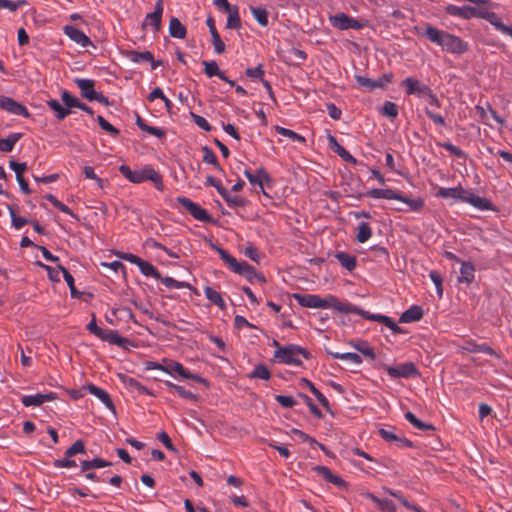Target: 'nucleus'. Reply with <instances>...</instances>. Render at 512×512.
I'll return each instance as SVG.
<instances>
[{"label": "nucleus", "mask_w": 512, "mask_h": 512, "mask_svg": "<svg viewBox=\"0 0 512 512\" xmlns=\"http://www.w3.org/2000/svg\"><path fill=\"white\" fill-rule=\"evenodd\" d=\"M418 35L427 38L429 41L451 54L461 55L469 49L468 43L460 37L440 30L432 25H426L424 29L418 30Z\"/></svg>", "instance_id": "nucleus-1"}, {"label": "nucleus", "mask_w": 512, "mask_h": 512, "mask_svg": "<svg viewBox=\"0 0 512 512\" xmlns=\"http://www.w3.org/2000/svg\"><path fill=\"white\" fill-rule=\"evenodd\" d=\"M295 299L302 307L306 308H332L345 314H350V312H359L357 306L349 302H342L333 295H328L325 298H321L316 294H295Z\"/></svg>", "instance_id": "nucleus-2"}, {"label": "nucleus", "mask_w": 512, "mask_h": 512, "mask_svg": "<svg viewBox=\"0 0 512 512\" xmlns=\"http://www.w3.org/2000/svg\"><path fill=\"white\" fill-rule=\"evenodd\" d=\"M220 258L234 272L247 278L250 282L264 283L265 277L256 271V269L247 262H239L235 257L230 255L226 250L216 247Z\"/></svg>", "instance_id": "nucleus-3"}, {"label": "nucleus", "mask_w": 512, "mask_h": 512, "mask_svg": "<svg viewBox=\"0 0 512 512\" xmlns=\"http://www.w3.org/2000/svg\"><path fill=\"white\" fill-rule=\"evenodd\" d=\"M120 173L132 183H142L144 181H151L157 190L163 191L164 184L162 176L153 167L145 166L140 170H131L127 165H121L119 167Z\"/></svg>", "instance_id": "nucleus-4"}, {"label": "nucleus", "mask_w": 512, "mask_h": 512, "mask_svg": "<svg viewBox=\"0 0 512 512\" xmlns=\"http://www.w3.org/2000/svg\"><path fill=\"white\" fill-rule=\"evenodd\" d=\"M300 356L308 358L309 353L297 345L279 347V349L274 352V358L277 362L293 366H300L302 364Z\"/></svg>", "instance_id": "nucleus-5"}, {"label": "nucleus", "mask_w": 512, "mask_h": 512, "mask_svg": "<svg viewBox=\"0 0 512 512\" xmlns=\"http://www.w3.org/2000/svg\"><path fill=\"white\" fill-rule=\"evenodd\" d=\"M329 22L334 28H337L339 30H360L365 26L364 21L353 18L343 12L330 15Z\"/></svg>", "instance_id": "nucleus-6"}, {"label": "nucleus", "mask_w": 512, "mask_h": 512, "mask_svg": "<svg viewBox=\"0 0 512 512\" xmlns=\"http://www.w3.org/2000/svg\"><path fill=\"white\" fill-rule=\"evenodd\" d=\"M77 87L81 90V96L88 101H97L99 103L108 104V99L103 94L95 91V82L92 79L77 78L75 79Z\"/></svg>", "instance_id": "nucleus-7"}, {"label": "nucleus", "mask_w": 512, "mask_h": 512, "mask_svg": "<svg viewBox=\"0 0 512 512\" xmlns=\"http://www.w3.org/2000/svg\"><path fill=\"white\" fill-rule=\"evenodd\" d=\"M85 444L82 440L75 441L66 451L65 457L63 459H56L53 462V466L55 468H73L76 467L77 464L75 460L70 459L72 456L76 454H85Z\"/></svg>", "instance_id": "nucleus-8"}, {"label": "nucleus", "mask_w": 512, "mask_h": 512, "mask_svg": "<svg viewBox=\"0 0 512 512\" xmlns=\"http://www.w3.org/2000/svg\"><path fill=\"white\" fill-rule=\"evenodd\" d=\"M179 203L194 219L202 222H210L212 220L207 210L187 197L179 196L176 198Z\"/></svg>", "instance_id": "nucleus-9"}, {"label": "nucleus", "mask_w": 512, "mask_h": 512, "mask_svg": "<svg viewBox=\"0 0 512 512\" xmlns=\"http://www.w3.org/2000/svg\"><path fill=\"white\" fill-rule=\"evenodd\" d=\"M394 75L391 72L384 73L377 79H371L366 76H356L357 83L365 87L368 91H373L375 89H386L387 86L393 82Z\"/></svg>", "instance_id": "nucleus-10"}, {"label": "nucleus", "mask_w": 512, "mask_h": 512, "mask_svg": "<svg viewBox=\"0 0 512 512\" xmlns=\"http://www.w3.org/2000/svg\"><path fill=\"white\" fill-rule=\"evenodd\" d=\"M392 379L411 378L419 376V371L413 362L400 363L397 366H383Z\"/></svg>", "instance_id": "nucleus-11"}, {"label": "nucleus", "mask_w": 512, "mask_h": 512, "mask_svg": "<svg viewBox=\"0 0 512 512\" xmlns=\"http://www.w3.org/2000/svg\"><path fill=\"white\" fill-rule=\"evenodd\" d=\"M400 86L405 89L407 95H415L419 98H426L431 89L428 85L412 77L404 79Z\"/></svg>", "instance_id": "nucleus-12"}, {"label": "nucleus", "mask_w": 512, "mask_h": 512, "mask_svg": "<svg viewBox=\"0 0 512 512\" xmlns=\"http://www.w3.org/2000/svg\"><path fill=\"white\" fill-rule=\"evenodd\" d=\"M0 108L18 116L29 117L28 109L14 99L0 95Z\"/></svg>", "instance_id": "nucleus-13"}, {"label": "nucleus", "mask_w": 512, "mask_h": 512, "mask_svg": "<svg viewBox=\"0 0 512 512\" xmlns=\"http://www.w3.org/2000/svg\"><path fill=\"white\" fill-rule=\"evenodd\" d=\"M464 203H468L480 211H495L494 205L490 200L474 194L471 190H467Z\"/></svg>", "instance_id": "nucleus-14"}, {"label": "nucleus", "mask_w": 512, "mask_h": 512, "mask_svg": "<svg viewBox=\"0 0 512 512\" xmlns=\"http://www.w3.org/2000/svg\"><path fill=\"white\" fill-rule=\"evenodd\" d=\"M164 6L163 1L158 0L155 4V10L152 13H148L144 19L143 26H151L155 32H158L161 28V20Z\"/></svg>", "instance_id": "nucleus-15"}, {"label": "nucleus", "mask_w": 512, "mask_h": 512, "mask_svg": "<svg viewBox=\"0 0 512 512\" xmlns=\"http://www.w3.org/2000/svg\"><path fill=\"white\" fill-rule=\"evenodd\" d=\"M165 373L174 375L175 373L178 374L183 379H192L197 382H204L205 380L201 378L198 375H194L187 371L184 366L176 361H169L167 364H165Z\"/></svg>", "instance_id": "nucleus-16"}, {"label": "nucleus", "mask_w": 512, "mask_h": 512, "mask_svg": "<svg viewBox=\"0 0 512 512\" xmlns=\"http://www.w3.org/2000/svg\"><path fill=\"white\" fill-rule=\"evenodd\" d=\"M243 173L252 185L259 186L262 191H264V183L271 182L268 172L262 167L257 169L256 173H253L250 169H245ZM263 193L265 194V192Z\"/></svg>", "instance_id": "nucleus-17"}, {"label": "nucleus", "mask_w": 512, "mask_h": 512, "mask_svg": "<svg viewBox=\"0 0 512 512\" xmlns=\"http://www.w3.org/2000/svg\"><path fill=\"white\" fill-rule=\"evenodd\" d=\"M359 312H350V314H357L362 316L365 319L374 320L379 323L384 324L386 327H388L390 330H392L394 333H399L400 328L399 326L388 316L380 315V314H369V312H366L360 308H358Z\"/></svg>", "instance_id": "nucleus-18"}, {"label": "nucleus", "mask_w": 512, "mask_h": 512, "mask_svg": "<svg viewBox=\"0 0 512 512\" xmlns=\"http://www.w3.org/2000/svg\"><path fill=\"white\" fill-rule=\"evenodd\" d=\"M55 399V394L53 392L50 393H37L35 395H24L21 398V402L25 407H38L44 404L45 402L52 401Z\"/></svg>", "instance_id": "nucleus-19"}, {"label": "nucleus", "mask_w": 512, "mask_h": 512, "mask_svg": "<svg viewBox=\"0 0 512 512\" xmlns=\"http://www.w3.org/2000/svg\"><path fill=\"white\" fill-rule=\"evenodd\" d=\"M64 33L75 43L81 45L82 47L92 46V42L88 36L78 28L72 25H66L63 28Z\"/></svg>", "instance_id": "nucleus-20"}, {"label": "nucleus", "mask_w": 512, "mask_h": 512, "mask_svg": "<svg viewBox=\"0 0 512 512\" xmlns=\"http://www.w3.org/2000/svg\"><path fill=\"white\" fill-rule=\"evenodd\" d=\"M202 65L204 66V72L208 78H212L214 76L228 83L231 87H234L235 81L230 80L223 71L220 70L216 61H202Z\"/></svg>", "instance_id": "nucleus-21"}, {"label": "nucleus", "mask_w": 512, "mask_h": 512, "mask_svg": "<svg viewBox=\"0 0 512 512\" xmlns=\"http://www.w3.org/2000/svg\"><path fill=\"white\" fill-rule=\"evenodd\" d=\"M466 191H467V189L463 188L461 185H458V186L452 187V188L440 187L438 189V191L436 192L435 196L438 198H443V199L451 198L454 200H459V201L464 202Z\"/></svg>", "instance_id": "nucleus-22"}, {"label": "nucleus", "mask_w": 512, "mask_h": 512, "mask_svg": "<svg viewBox=\"0 0 512 512\" xmlns=\"http://www.w3.org/2000/svg\"><path fill=\"white\" fill-rule=\"evenodd\" d=\"M462 349L469 353H484L495 357H500V355L487 343H476L475 341L469 340L466 341L462 346Z\"/></svg>", "instance_id": "nucleus-23"}, {"label": "nucleus", "mask_w": 512, "mask_h": 512, "mask_svg": "<svg viewBox=\"0 0 512 512\" xmlns=\"http://www.w3.org/2000/svg\"><path fill=\"white\" fill-rule=\"evenodd\" d=\"M206 24H207L210 34H211L212 44H213L215 53H217V54L224 53L225 52V43L222 41V39L216 29L214 19L211 16H209L206 20Z\"/></svg>", "instance_id": "nucleus-24"}, {"label": "nucleus", "mask_w": 512, "mask_h": 512, "mask_svg": "<svg viewBox=\"0 0 512 512\" xmlns=\"http://www.w3.org/2000/svg\"><path fill=\"white\" fill-rule=\"evenodd\" d=\"M379 435L387 442L395 443L397 447H412L413 443L405 437H400L393 430L380 429Z\"/></svg>", "instance_id": "nucleus-25"}, {"label": "nucleus", "mask_w": 512, "mask_h": 512, "mask_svg": "<svg viewBox=\"0 0 512 512\" xmlns=\"http://www.w3.org/2000/svg\"><path fill=\"white\" fill-rule=\"evenodd\" d=\"M328 142L330 148L338 155L340 156L344 161L356 164L357 160L342 146L340 145L336 138L332 135L328 136Z\"/></svg>", "instance_id": "nucleus-26"}, {"label": "nucleus", "mask_w": 512, "mask_h": 512, "mask_svg": "<svg viewBox=\"0 0 512 512\" xmlns=\"http://www.w3.org/2000/svg\"><path fill=\"white\" fill-rule=\"evenodd\" d=\"M87 390L90 394L96 396L108 409H115L110 395L104 389L97 387L94 384H89L87 386Z\"/></svg>", "instance_id": "nucleus-27"}, {"label": "nucleus", "mask_w": 512, "mask_h": 512, "mask_svg": "<svg viewBox=\"0 0 512 512\" xmlns=\"http://www.w3.org/2000/svg\"><path fill=\"white\" fill-rule=\"evenodd\" d=\"M423 317V309L421 306L412 305L400 316V323H412L419 321Z\"/></svg>", "instance_id": "nucleus-28"}, {"label": "nucleus", "mask_w": 512, "mask_h": 512, "mask_svg": "<svg viewBox=\"0 0 512 512\" xmlns=\"http://www.w3.org/2000/svg\"><path fill=\"white\" fill-rule=\"evenodd\" d=\"M367 196L373 199H387V200H397L400 198V192L387 188V189H371L367 192Z\"/></svg>", "instance_id": "nucleus-29"}, {"label": "nucleus", "mask_w": 512, "mask_h": 512, "mask_svg": "<svg viewBox=\"0 0 512 512\" xmlns=\"http://www.w3.org/2000/svg\"><path fill=\"white\" fill-rule=\"evenodd\" d=\"M475 277V268L471 262H462L460 268V276L458 277V282L470 284L473 282Z\"/></svg>", "instance_id": "nucleus-30"}, {"label": "nucleus", "mask_w": 512, "mask_h": 512, "mask_svg": "<svg viewBox=\"0 0 512 512\" xmlns=\"http://www.w3.org/2000/svg\"><path fill=\"white\" fill-rule=\"evenodd\" d=\"M169 34L173 38L184 39L187 34V29L179 19L172 17L169 22Z\"/></svg>", "instance_id": "nucleus-31"}, {"label": "nucleus", "mask_w": 512, "mask_h": 512, "mask_svg": "<svg viewBox=\"0 0 512 512\" xmlns=\"http://www.w3.org/2000/svg\"><path fill=\"white\" fill-rule=\"evenodd\" d=\"M446 12L452 16L460 17L462 19H471L473 13V7L471 6H456V5H448L446 7Z\"/></svg>", "instance_id": "nucleus-32"}, {"label": "nucleus", "mask_w": 512, "mask_h": 512, "mask_svg": "<svg viewBox=\"0 0 512 512\" xmlns=\"http://www.w3.org/2000/svg\"><path fill=\"white\" fill-rule=\"evenodd\" d=\"M314 471L317 472L318 475H320L322 478H324L329 483H332L334 485H342L343 480L337 476L334 475L331 470L326 466H316L314 467Z\"/></svg>", "instance_id": "nucleus-33"}, {"label": "nucleus", "mask_w": 512, "mask_h": 512, "mask_svg": "<svg viewBox=\"0 0 512 512\" xmlns=\"http://www.w3.org/2000/svg\"><path fill=\"white\" fill-rule=\"evenodd\" d=\"M136 125L142 130V131H145L157 138H164L166 133L163 129L159 128V127H154V126H150L148 124H146V122L144 121V119H142L139 115H137V118H136Z\"/></svg>", "instance_id": "nucleus-34"}, {"label": "nucleus", "mask_w": 512, "mask_h": 512, "mask_svg": "<svg viewBox=\"0 0 512 512\" xmlns=\"http://www.w3.org/2000/svg\"><path fill=\"white\" fill-rule=\"evenodd\" d=\"M204 294H205V297L211 303H213L214 305L218 306L220 309L223 310V309L226 308V303L223 300L221 294L218 291H216L215 289H213L212 287L206 286L204 288Z\"/></svg>", "instance_id": "nucleus-35"}, {"label": "nucleus", "mask_w": 512, "mask_h": 512, "mask_svg": "<svg viewBox=\"0 0 512 512\" xmlns=\"http://www.w3.org/2000/svg\"><path fill=\"white\" fill-rule=\"evenodd\" d=\"M22 138L21 133H11L6 138L0 139V151L11 152L15 144Z\"/></svg>", "instance_id": "nucleus-36"}, {"label": "nucleus", "mask_w": 512, "mask_h": 512, "mask_svg": "<svg viewBox=\"0 0 512 512\" xmlns=\"http://www.w3.org/2000/svg\"><path fill=\"white\" fill-rule=\"evenodd\" d=\"M400 198L397 201H400L408 206L410 211H420L424 206V200L422 198H410L400 192Z\"/></svg>", "instance_id": "nucleus-37"}, {"label": "nucleus", "mask_w": 512, "mask_h": 512, "mask_svg": "<svg viewBox=\"0 0 512 512\" xmlns=\"http://www.w3.org/2000/svg\"><path fill=\"white\" fill-rule=\"evenodd\" d=\"M487 21L492 26H494V28L497 31H499L500 33H502L504 35L510 36V34L512 33V26L505 25L502 22L501 18L495 12L491 14V17H489V19H487Z\"/></svg>", "instance_id": "nucleus-38"}, {"label": "nucleus", "mask_w": 512, "mask_h": 512, "mask_svg": "<svg viewBox=\"0 0 512 512\" xmlns=\"http://www.w3.org/2000/svg\"><path fill=\"white\" fill-rule=\"evenodd\" d=\"M47 106L56 113V117L59 120H63L65 117H67L71 110L64 107L58 100L56 99H50L47 101Z\"/></svg>", "instance_id": "nucleus-39"}, {"label": "nucleus", "mask_w": 512, "mask_h": 512, "mask_svg": "<svg viewBox=\"0 0 512 512\" xmlns=\"http://www.w3.org/2000/svg\"><path fill=\"white\" fill-rule=\"evenodd\" d=\"M111 463L101 458H94L92 460H83L80 463L82 471H88L91 469H98L110 466Z\"/></svg>", "instance_id": "nucleus-40"}, {"label": "nucleus", "mask_w": 512, "mask_h": 512, "mask_svg": "<svg viewBox=\"0 0 512 512\" xmlns=\"http://www.w3.org/2000/svg\"><path fill=\"white\" fill-rule=\"evenodd\" d=\"M335 257L339 263L348 271L354 270L357 265L356 257L345 252H338Z\"/></svg>", "instance_id": "nucleus-41"}, {"label": "nucleus", "mask_w": 512, "mask_h": 512, "mask_svg": "<svg viewBox=\"0 0 512 512\" xmlns=\"http://www.w3.org/2000/svg\"><path fill=\"white\" fill-rule=\"evenodd\" d=\"M250 12L259 25L262 27H266L268 25V12L265 8L250 6Z\"/></svg>", "instance_id": "nucleus-42"}, {"label": "nucleus", "mask_w": 512, "mask_h": 512, "mask_svg": "<svg viewBox=\"0 0 512 512\" xmlns=\"http://www.w3.org/2000/svg\"><path fill=\"white\" fill-rule=\"evenodd\" d=\"M138 268L140 269L141 273L147 277L161 279L159 271L148 261L142 259L141 262L138 263Z\"/></svg>", "instance_id": "nucleus-43"}, {"label": "nucleus", "mask_w": 512, "mask_h": 512, "mask_svg": "<svg viewBox=\"0 0 512 512\" xmlns=\"http://www.w3.org/2000/svg\"><path fill=\"white\" fill-rule=\"evenodd\" d=\"M405 419L415 428L427 431V430H434V426L428 423H424L421 420H419L412 412L408 411L405 413Z\"/></svg>", "instance_id": "nucleus-44"}, {"label": "nucleus", "mask_w": 512, "mask_h": 512, "mask_svg": "<svg viewBox=\"0 0 512 512\" xmlns=\"http://www.w3.org/2000/svg\"><path fill=\"white\" fill-rule=\"evenodd\" d=\"M358 232L356 235V239L359 243H365L372 236V229L370 225L366 222H362L358 225Z\"/></svg>", "instance_id": "nucleus-45"}, {"label": "nucleus", "mask_w": 512, "mask_h": 512, "mask_svg": "<svg viewBox=\"0 0 512 512\" xmlns=\"http://www.w3.org/2000/svg\"><path fill=\"white\" fill-rule=\"evenodd\" d=\"M331 355L335 359L343 360V361L349 362V363L354 364V365H360L362 363V358L358 354H356V353H350V352L338 353V352H335V353H331Z\"/></svg>", "instance_id": "nucleus-46"}, {"label": "nucleus", "mask_w": 512, "mask_h": 512, "mask_svg": "<svg viewBox=\"0 0 512 512\" xmlns=\"http://www.w3.org/2000/svg\"><path fill=\"white\" fill-rule=\"evenodd\" d=\"M99 339L106 341L110 344L122 345L123 338L114 330H103L102 336Z\"/></svg>", "instance_id": "nucleus-47"}, {"label": "nucleus", "mask_w": 512, "mask_h": 512, "mask_svg": "<svg viewBox=\"0 0 512 512\" xmlns=\"http://www.w3.org/2000/svg\"><path fill=\"white\" fill-rule=\"evenodd\" d=\"M128 58L134 63L148 62L153 60V54L149 51L138 52L132 50L128 52Z\"/></svg>", "instance_id": "nucleus-48"}, {"label": "nucleus", "mask_w": 512, "mask_h": 512, "mask_svg": "<svg viewBox=\"0 0 512 512\" xmlns=\"http://www.w3.org/2000/svg\"><path fill=\"white\" fill-rule=\"evenodd\" d=\"M275 130L279 135L287 137L294 142L305 143V141H306L303 136L299 135L298 133L294 132L293 130H290V129H287L284 127H280V126H276Z\"/></svg>", "instance_id": "nucleus-49"}, {"label": "nucleus", "mask_w": 512, "mask_h": 512, "mask_svg": "<svg viewBox=\"0 0 512 512\" xmlns=\"http://www.w3.org/2000/svg\"><path fill=\"white\" fill-rule=\"evenodd\" d=\"M124 383L126 384V386L131 390V391H135L137 392L138 394H147V395H150V391L145 387L143 386L140 382H138L136 379L134 378H131V377H127L125 380H124Z\"/></svg>", "instance_id": "nucleus-50"}, {"label": "nucleus", "mask_w": 512, "mask_h": 512, "mask_svg": "<svg viewBox=\"0 0 512 512\" xmlns=\"http://www.w3.org/2000/svg\"><path fill=\"white\" fill-rule=\"evenodd\" d=\"M61 98L63 103L65 104L66 108L70 110V108H78L81 105V101L76 98L75 96H72L68 91L63 90L61 93Z\"/></svg>", "instance_id": "nucleus-51"}, {"label": "nucleus", "mask_w": 512, "mask_h": 512, "mask_svg": "<svg viewBox=\"0 0 512 512\" xmlns=\"http://www.w3.org/2000/svg\"><path fill=\"white\" fill-rule=\"evenodd\" d=\"M224 200L226 201L227 205L231 208L235 207H243L245 205V199L241 196H232L229 194V192L226 190L221 195Z\"/></svg>", "instance_id": "nucleus-52"}, {"label": "nucleus", "mask_w": 512, "mask_h": 512, "mask_svg": "<svg viewBox=\"0 0 512 512\" xmlns=\"http://www.w3.org/2000/svg\"><path fill=\"white\" fill-rule=\"evenodd\" d=\"M303 384L310 389V391L314 394V396L317 398L319 403L324 406L328 407L329 402L327 398L314 386L312 382H310L307 379H302Z\"/></svg>", "instance_id": "nucleus-53"}, {"label": "nucleus", "mask_w": 512, "mask_h": 512, "mask_svg": "<svg viewBox=\"0 0 512 512\" xmlns=\"http://www.w3.org/2000/svg\"><path fill=\"white\" fill-rule=\"evenodd\" d=\"M251 378H258L262 380H269L271 373L265 365H257L250 374Z\"/></svg>", "instance_id": "nucleus-54"}, {"label": "nucleus", "mask_w": 512, "mask_h": 512, "mask_svg": "<svg viewBox=\"0 0 512 512\" xmlns=\"http://www.w3.org/2000/svg\"><path fill=\"white\" fill-rule=\"evenodd\" d=\"M439 146H441L442 148H444L446 151H448L450 154L457 158L466 159L467 157L466 153L461 148L455 146L450 142L440 143Z\"/></svg>", "instance_id": "nucleus-55"}, {"label": "nucleus", "mask_w": 512, "mask_h": 512, "mask_svg": "<svg viewBox=\"0 0 512 512\" xmlns=\"http://www.w3.org/2000/svg\"><path fill=\"white\" fill-rule=\"evenodd\" d=\"M352 346L358 350L360 353H362L364 356L370 358L371 360H374L376 358V355L373 351V349L369 346L367 342H358L355 344H352Z\"/></svg>", "instance_id": "nucleus-56"}, {"label": "nucleus", "mask_w": 512, "mask_h": 512, "mask_svg": "<svg viewBox=\"0 0 512 512\" xmlns=\"http://www.w3.org/2000/svg\"><path fill=\"white\" fill-rule=\"evenodd\" d=\"M202 151H203V162L208 163V164H212L216 168L219 169L220 166L218 164L217 156L214 153V151L211 148H209L208 146H204L202 148Z\"/></svg>", "instance_id": "nucleus-57"}, {"label": "nucleus", "mask_w": 512, "mask_h": 512, "mask_svg": "<svg viewBox=\"0 0 512 512\" xmlns=\"http://www.w3.org/2000/svg\"><path fill=\"white\" fill-rule=\"evenodd\" d=\"M229 13L228 15V18H227V24H226V27L228 29H238L241 27V20H240V17H239V14H238V11L237 9H235L234 11H227Z\"/></svg>", "instance_id": "nucleus-58"}, {"label": "nucleus", "mask_w": 512, "mask_h": 512, "mask_svg": "<svg viewBox=\"0 0 512 512\" xmlns=\"http://www.w3.org/2000/svg\"><path fill=\"white\" fill-rule=\"evenodd\" d=\"M382 114L395 119L398 116V106L391 101H386L382 107Z\"/></svg>", "instance_id": "nucleus-59"}, {"label": "nucleus", "mask_w": 512, "mask_h": 512, "mask_svg": "<svg viewBox=\"0 0 512 512\" xmlns=\"http://www.w3.org/2000/svg\"><path fill=\"white\" fill-rule=\"evenodd\" d=\"M99 126L112 136H118L120 131L110 124L103 116H97Z\"/></svg>", "instance_id": "nucleus-60"}, {"label": "nucleus", "mask_w": 512, "mask_h": 512, "mask_svg": "<svg viewBox=\"0 0 512 512\" xmlns=\"http://www.w3.org/2000/svg\"><path fill=\"white\" fill-rule=\"evenodd\" d=\"M8 209L13 227L16 229H21L28 223V220L24 217L18 216L12 207H8Z\"/></svg>", "instance_id": "nucleus-61"}, {"label": "nucleus", "mask_w": 512, "mask_h": 512, "mask_svg": "<svg viewBox=\"0 0 512 512\" xmlns=\"http://www.w3.org/2000/svg\"><path fill=\"white\" fill-rule=\"evenodd\" d=\"M429 277L436 287V292H437L438 297L441 298L443 295V287H442L443 280H442L441 275L438 272L432 270L429 273Z\"/></svg>", "instance_id": "nucleus-62"}, {"label": "nucleus", "mask_w": 512, "mask_h": 512, "mask_svg": "<svg viewBox=\"0 0 512 512\" xmlns=\"http://www.w3.org/2000/svg\"><path fill=\"white\" fill-rule=\"evenodd\" d=\"M246 75L252 80H262L264 76L263 66L259 64L257 67L246 69Z\"/></svg>", "instance_id": "nucleus-63"}, {"label": "nucleus", "mask_w": 512, "mask_h": 512, "mask_svg": "<svg viewBox=\"0 0 512 512\" xmlns=\"http://www.w3.org/2000/svg\"><path fill=\"white\" fill-rule=\"evenodd\" d=\"M374 501L378 504L380 509L384 512H395L396 511V507H395L394 503L390 500H387V499L380 500L378 498H374Z\"/></svg>", "instance_id": "nucleus-64"}]
</instances>
